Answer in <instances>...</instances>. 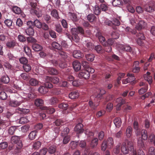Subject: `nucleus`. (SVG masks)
Masks as SVG:
<instances>
[{
    "instance_id": "nucleus-1",
    "label": "nucleus",
    "mask_w": 155,
    "mask_h": 155,
    "mask_svg": "<svg viewBox=\"0 0 155 155\" xmlns=\"http://www.w3.org/2000/svg\"><path fill=\"white\" fill-rule=\"evenodd\" d=\"M134 149L133 142L132 141L129 140L128 139H125L124 141L122 144L121 150L124 154L128 153L129 151H131Z\"/></svg>"
},
{
    "instance_id": "nucleus-2",
    "label": "nucleus",
    "mask_w": 155,
    "mask_h": 155,
    "mask_svg": "<svg viewBox=\"0 0 155 155\" xmlns=\"http://www.w3.org/2000/svg\"><path fill=\"white\" fill-rule=\"evenodd\" d=\"M133 125L137 136H140L141 135L144 140H147L148 138L147 131L144 129L141 130L139 128L138 122L136 121H134Z\"/></svg>"
},
{
    "instance_id": "nucleus-3",
    "label": "nucleus",
    "mask_w": 155,
    "mask_h": 155,
    "mask_svg": "<svg viewBox=\"0 0 155 155\" xmlns=\"http://www.w3.org/2000/svg\"><path fill=\"white\" fill-rule=\"evenodd\" d=\"M11 141L12 143L17 144L16 148L18 149L17 152H20V150L22 147V143L20 140V137L17 136H13L12 137Z\"/></svg>"
},
{
    "instance_id": "nucleus-4",
    "label": "nucleus",
    "mask_w": 155,
    "mask_h": 155,
    "mask_svg": "<svg viewBox=\"0 0 155 155\" xmlns=\"http://www.w3.org/2000/svg\"><path fill=\"white\" fill-rule=\"evenodd\" d=\"M53 87V84L49 82H46L44 84V86L40 87L38 89L39 91L42 94H45L48 91L46 88H51Z\"/></svg>"
},
{
    "instance_id": "nucleus-5",
    "label": "nucleus",
    "mask_w": 155,
    "mask_h": 155,
    "mask_svg": "<svg viewBox=\"0 0 155 155\" xmlns=\"http://www.w3.org/2000/svg\"><path fill=\"white\" fill-rule=\"evenodd\" d=\"M22 98L21 97H18L14 100H10L9 102L10 106L13 107H17L22 103Z\"/></svg>"
},
{
    "instance_id": "nucleus-6",
    "label": "nucleus",
    "mask_w": 155,
    "mask_h": 155,
    "mask_svg": "<svg viewBox=\"0 0 155 155\" xmlns=\"http://www.w3.org/2000/svg\"><path fill=\"white\" fill-rule=\"evenodd\" d=\"M118 50L120 52L126 51L131 52L132 51L131 47L128 45H120L118 46Z\"/></svg>"
},
{
    "instance_id": "nucleus-7",
    "label": "nucleus",
    "mask_w": 155,
    "mask_h": 155,
    "mask_svg": "<svg viewBox=\"0 0 155 155\" xmlns=\"http://www.w3.org/2000/svg\"><path fill=\"white\" fill-rule=\"evenodd\" d=\"M72 35L71 36L67 32L66 33V35L68 36V37L72 41H73L76 42H78L79 41L80 38L77 33V32H76L75 31H72Z\"/></svg>"
},
{
    "instance_id": "nucleus-8",
    "label": "nucleus",
    "mask_w": 155,
    "mask_h": 155,
    "mask_svg": "<svg viewBox=\"0 0 155 155\" xmlns=\"http://www.w3.org/2000/svg\"><path fill=\"white\" fill-rule=\"evenodd\" d=\"M113 1L112 2V5L115 7H120L123 5H127V6L130 5V1Z\"/></svg>"
},
{
    "instance_id": "nucleus-9",
    "label": "nucleus",
    "mask_w": 155,
    "mask_h": 155,
    "mask_svg": "<svg viewBox=\"0 0 155 155\" xmlns=\"http://www.w3.org/2000/svg\"><path fill=\"white\" fill-rule=\"evenodd\" d=\"M90 74L86 70L82 71L78 74V77L80 78L84 79H87L90 77Z\"/></svg>"
},
{
    "instance_id": "nucleus-10",
    "label": "nucleus",
    "mask_w": 155,
    "mask_h": 155,
    "mask_svg": "<svg viewBox=\"0 0 155 155\" xmlns=\"http://www.w3.org/2000/svg\"><path fill=\"white\" fill-rule=\"evenodd\" d=\"M46 82L52 83L54 84L58 83L59 81V79L58 77H51L48 76H46L45 77Z\"/></svg>"
},
{
    "instance_id": "nucleus-11",
    "label": "nucleus",
    "mask_w": 155,
    "mask_h": 155,
    "mask_svg": "<svg viewBox=\"0 0 155 155\" xmlns=\"http://www.w3.org/2000/svg\"><path fill=\"white\" fill-rule=\"evenodd\" d=\"M127 76L128 77L127 78L123 80L122 83L123 84H126L132 82L135 79L134 76L132 74L128 73L127 74Z\"/></svg>"
},
{
    "instance_id": "nucleus-12",
    "label": "nucleus",
    "mask_w": 155,
    "mask_h": 155,
    "mask_svg": "<svg viewBox=\"0 0 155 155\" xmlns=\"http://www.w3.org/2000/svg\"><path fill=\"white\" fill-rule=\"evenodd\" d=\"M116 102L117 103L116 109L117 110H118L120 109L121 106L125 103V100L124 99L120 97L116 99Z\"/></svg>"
},
{
    "instance_id": "nucleus-13",
    "label": "nucleus",
    "mask_w": 155,
    "mask_h": 155,
    "mask_svg": "<svg viewBox=\"0 0 155 155\" xmlns=\"http://www.w3.org/2000/svg\"><path fill=\"white\" fill-rule=\"evenodd\" d=\"M73 68L75 71H78L81 68V63L77 61H74L72 63Z\"/></svg>"
},
{
    "instance_id": "nucleus-14",
    "label": "nucleus",
    "mask_w": 155,
    "mask_h": 155,
    "mask_svg": "<svg viewBox=\"0 0 155 155\" xmlns=\"http://www.w3.org/2000/svg\"><path fill=\"white\" fill-rule=\"evenodd\" d=\"M59 54L61 57L63 58L64 61H69L70 60V58L69 56V54L66 53L63 51H61L59 52Z\"/></svg>"
},
{
    "instance_id": "nucleus-15",
    "label": "nucleus",
    "mask_w": 155,
    "mask_h": 155,
    "mask_svg": "<svg viewBox=\"0 0 155 155\" xmlns=\"http://www.w3.org/2000/svg\"><path fill=\"white\" fill-rule=\"evenodd\" d=\"M146 25V23L143 21L140 20L139 21L138 24L136 26V28L137 30L140 31L142 28H144Z\"/></svg>"
},
{
    "instance_id": "nucleus-16",
    "label": "nucleus",
    "mask_w": 155,
    "mask_h": 155,
    "mask_svg": "<svg viewBox=\"0 0 155 155\" xmlns=\"http://www.w3.org/2000/svg\"><path fill=\"white\" fill-rule=\"evenodd\" d=\"M17 43L14 40H11L7 41L6 43V46L9 48H13L17 45Z\"/></svg>"
},
{
    "instance_id": "nucleus-17",
    "label": "nucleus",
    "mask_w": 155,
    "mask_h": 155,
    "mask_svg": "<svg viewBox=\"0 0 155 155\" xmlns=\"http://www.w3.org/2000/svg\"><path fill=\"white\" fill-rule=\"evenodd\" d=\"M150 73L147 71V73L144 75V79L148 82L150 85L152 84L153 80L152 77L150 75Z\"/></svg>"
},
{
    "instance_id": "nucleus-18",
    "label": "nucleus",
    "mask_w": 155,
    "mask_h": 155,
    "mask_svg": "<svg viewBox=\"0 0 155 155\" xmlns=\"http://www.w3.org/2000/svg\"><path fill=\"white\" fill-rule=\"evenodd\" d=\"M83 125L81 123L77 124L75 127V130L78 133H81L83 132L84 130L82 128Z\"/></svg>"
},
{
    "instance_id": "nucleus-19",
    "label": "nucleus",
    "mask_w": 155,
    "mask_h": 155,
    "mask_svg": "<svg viewBox=\"0 0 155 155\" xmlns=\"http://www.w3.org/2000/svg\"><path fill=\"white\" fill-rule=\"evenodd\" d=\"M98 142V139L97 137L93 138L92 140L90 143V147L92 148H94L97 146Z\"/></svg>"
},
{
    "instance_id": "nucleus-20",
    "label": "nucleus",
    "mask_w": 155,
    "mask_h": 155,
    "mask_svg": "<svg viewBox=\"0 0 155 155\" xmlns=\"http://www.w3.org/2000/svg\"><path fill=\"white\" fill-rule=\"evenodd\" d=\"M73 57L76 58H79L84 56L83 54L79 50L74 51L73 53Z\"/></svg>"
},
{
    "instance_id": "nucleus-21",
    "label": "nucleus",
    "mask_w": 155,
    "mask_h": 155,
    "mask_svg": "<svg viewBox=\"0 0 155 155\" xmlns=\"http://www.w3.org/2000/svg\"><path fill=\"white\" fill-rule=\"evenodd\" d=\"M142 139L144 140L142 137V138L141 137H139L138 138L137 144L140 147L143 148V149H145V145Z\"/></svg>"
},
{
    "instance_id": "nucleus-22",
    "label": "nucleus",
    "mask_w": 155,
    "mask_h": 155,
    "mask_svg": "<svg viewBox=\"0 0 155 155\" xmlns=\"http://www.w3.org/2000/svg\"><path fill=\"white\" fill-rule=\"evenodd\" d=\"M42 110H45L46 112L48 113L52 114L55 112V109L51 107H42Z\"/></svg>"
},
{
    "instance_id": "nucleus-23",
    "label": "nucleus",
    "mask_w": 155,
    "mask_h": 155,
    "mask_svg": "<svg viewBox=\"0 0 155 155\" xmlns=\"http://www.w3.org/2000/svg\"><path fill=\"white\" fill-rule=\"evenodd\" d=\"M24 51L26 54L29 57L32 56L31 49L30 48L27 46H25L23 48Z\"/></svg>"
},
{
    "instance_id": "nucleus-24",
    "label": "nucleus",
    "mask_w": 155,
    "mask_h": 155,
    "mask_svg": "<svg viewBox=\"0 0 155 155\" xmlns=\"http://www.w3.org/2000/svg\"><path fill=\"white\" fill-rule=\"evenodd\" d=\"M32 48L33 50L36 51H41L43 48L41 46L37 43L33 44L32 45Z\"/></svg>"
},
{
    "instance_id": "nucleus-25",
    "label": "nucleus",
    "mask_w": 155,
    "mask_h": 155,
    "mask_svg": "<svg viewBox=\"0 0 155 155\" xmlns=\"http://www.w3.org/2000/svg\"><path fill=\"white\" fill-rule=\"evenodd\" d=\"M68 96L71 99H76L79 97V93L76 91H72L69 94Z\"/></svg>"
},
{
    "instance_id": "nucleus-26",
    "label": "nucleus",
    "mask_w": 155,
    "mask_h": 155,
    "mask_svg": "<svg viewBox=\"0 0 155 155\" xmlns=\"http://www.w3.org/2000/svg\"><path fill=\"white\" fill-rule=\"evenodd\" d=\"M72 31H75V32H77L78 34H79L78 32L83 35H84V31L83 28L80 26L78 27L77 28H72Z\"/></svg>"
},
{
    "instance_id": "nucleus-27",
    "label": "nucleus",
    "mask_w": 155,
    "mask_h": 155,
    "mask_svg": "<svg viewBox=\"0 0 155 155\" xmlns=\"http://www.w3.org/2000/svg\"><path fill=\"white\" fill-rule=\"evenodd\" d=\"M114 123L117 127H120L122 124V122L120 118H115L114 120Z\"/></svg>"
},
{
    "instance_id": "nucleus-28",
    "label": "nucleus",
    "mask_w": 155,
    "mask_h": 155,
    "mask_svg": "<svg viewBox=\"0 0 155 155\" xmlns=\"http://www.w3.org/2000/svg\"><path fill=\"white\" fill-rule=\"evenodd\" d=\"M47 70L49 74H51L56 75L58 74V71L55 68H49Z\"/></svg>"
},
{
    "instance_id": "nucleus-29",
    "label": "nucleus",
    "mask_w": 155,
    "mask_h": 155,
    "mask_svg": "<svg viewBox=\"0 0 155 155\" xmlns=\"http://www.w3.org/2000/svg\"><path fill=\"white\" fill-rule=\"evenodd\" d=\"M35 105L37 107L42 106L44 104V101L42 99L38 98L36 99L35 101Z\"/></svg>"
},
{
    "instance_id": "nucleus-30",
    "label": "nucleus",
    "mask_w": 155,
    "mask_h": 155,
    "mask_svg": "<svg viewBox=\"0 0 155 155\" xmlns=\"http://www.w3.org/2000/svg\"><path fill=\"white\" fill-rule=\"evenodd\" d=\"M132 133V127L130 126H128L126 130V135L128 138L131 137Z\"/></svg>"
},
{
    "instance_id": "nucleus-31",
    "label": "nucleus",
    "mask_w": 155,
    "mask_h": 155,
    "mask_svg": "<svg viewBox=\"0 0 155 155\" xmlns=\"http://www.w3.org/2000/svg\"><path fill=\"white\" fill-rule=\"evenodd\" d=\"M87 19L88 21L91 22L96 21V17L94 14H90L87 15Z\"/></svg>"
},
{
    "instance_id": "nucleus-32",
    "label": "nucleus",
    "mask_w": 155,
    "mask_h": 155,
    "mask_svg": "<svg viewBox=\"0 0 155 155\" xmlns=\"http://www.w3.org/2000/svg\"><path fill=\"white\" fill-rule=\"evenodd\" d=\"M89 105L92 110H95L96 109L99 104H95L91 100H90L89 101Z\"/></svg>"
},
{
    "instance_id": "nucleus-33",
    "label": "nucleus",
    "mask_w": 155,
    "mask_h": 155,
    "mask_svg": "<svg viewBox=\"0 0 155 155\" xmlns=\"http://www.w3.org/2000/svg\"><path fill=\"white\" fill-rule=\"evenodd\" d=\"M48 153L51 154H53L55 153L56 150V147L55 145L50 146L47 149Z\"/></svg>"
},
{
    "instance_id": "nucleus-34",
    "label": "nucleus",
    "mask_w": 155,
    "mask_h": 155,
    "mask_svg": "<svg viewBox=\"0 0 155 155\" xmlns=\"http://www.w3.org/2000/svg\"><path fill=\"white\" fill-rule=\"evenodd\" d=\"M26 34L29 36H32L34 34V31L33 29L31 27H29L25 30Z\"/></svg>"
},
{
    "instance_id": "nucleus-35",
    "label": "nucleus",
    "mask_w": 155,
    "mask_h": 155,
    "mask_svg": "<svg viewBox=\"0 0 155 155\" xmlns=\"http://www.w3.org/2000/svg\"><path fill=\"white\" fill-rule=\"evenodd\" d=\"M68 62V61H64V60H63V61L59 60L58 66H59L60 68H62L67 67L68 66V64L67 63V62Z\"/></svg>"
},
{
    "instance_id": "nucleus-36",
    "label": "nucleus",
    "mask_w": 155,
    "mask_h": 155,
    "mask_svg": "<svg viewBox=\"0 0 155 155\" xmlns=\"http://www.w3.org/2000/svg\"><path fill=\"white\" fill-rule=\"evenodd\" d=\"M106 143L108 145V147L111 148L113 146L114 144L113 139L112 137L108 138L106 141Z\"/></svg>"
},
{
    "instance_id": "nucleus-37",
    "label": "nucleus",
    "mask_w": 155,
    "mask_h": 155,
    "mask_svg": "<svg viewBox=\"0 0 155 155\" xmlns=\"http://www.w3.org/2000/svg\"><path fill=\"white\" fill-rule=\"evenodd\" d=\"M52 47L54 49H56L58 50L61 49V46L57 42H54L51 44Z\"/></svg>"
},
{
    "instance_id": "nucleus-38",
    "label": "nucleus",
    "mask_w": 155,
    "mask_h": 155,
    "mask_svg": "<svg viewBox=\"0 0 155 155\" xmlns=\"http://www.w3.org/2000/svg\"><path fill=\"white\" fill-rule=\"evenodd\" d=\"M59 102L58 98L56 97H53L51 98L49 100V103L52 105H54L56 104Z\"/></svg>"
},
{
    "instance_id": "nucleus-39",
    "label": "nucleus",
    "mask_w": 155,
    "mask_h": 155,
    "mask_svg": "<svg viewBox=\"0 0 155 155\" xmlns=\"http://www.w3.org/2000/svg\"><path fill=\"white\" fill-rule=\"evenodd\" d=\"M9 78L7 75L2 76L1 78V81L2 82L5 84H7L9 82Z\"/></svg>"
},
{
    "instance_id": "nucleus-40",
    "label": "nucleus",
    "mask_w": 155,
    "mask_h": 155,
    "mask_svg": "<svg viewBox=\"0 0 155 155\" xmlns=\"http://www.w3.org/2000/svg\"><path fill=\"white\" fill-rule=\"evenodd\" d=\"M37 132L34 130L31 132L28 135L29 138L31 140H34L37 135Z\"/></svg>"
},
{
    "instance_id": "nucleus-41",
    "label": "nucleus",
    "mask_w": 155,
    "mask_h": 155,
    "mask_svg": "<svg viewBox=\"0 0 155 155\" xmlns=\"http://www.w3.org/2000/svg\"><path fill=\"white\" fill-rule=\"evenodd\" d=\"M95 50L99 53L102 54L104 52V49L102 46L100 45H98L95 46Z\"/></svg>"
},
{
    "instance_id": "nucleus-42",
    "label": "nucleus",
    "mask_w": 155,
    "mask_h": 155,
    "mask_svg": "<svg viewBox=\"0 0 155 155\" xmlns=\"http://www.w3.org/2000/svg\"><path fill=\"white\" fill-rule=\"evenodd\" d=\"M29 84L31 86H35L38 84V81L35 78H31L29 81Z\"/></svg>"
},
{
    "instance_id": "nucleus-43",
    "label": "nucleus",
    "mask_w": 155,
    "mask_h": 155,
    "mask_svg": "<svg viewBox=\"0 0 155 155\" xmlns=\"http://www.w3.org/2000/svg\"><path fill=\"white\" fill-rule=\"evenodd\" d=\"M17 129V127L15 126L11 127L8 129V133L9 134L12 135Z\"/></svg>"
},
{
    "instance_id": "nucleus-44",
    "label": "nucleus",
    "mask_w": 155,
    "mask_h": 155,
    "mask_svg": "<svg viewBox=\"0 0 155 155\" xmlns=\"http://www.w3.org/2000/svg\"><path fill=\"white\" fill-rule=\"evenodd\" d=\"M41 145L40 142L39 141H35L33 143V148L35 150H37L39 149Z\"/></svg>"
},
{
    "instance_id": "nucleus-45",
    "label": "nucleus",
    "mask_w": 155,
    "mask_h": 155,
    "mask_svg": "<svg viewBox=\"0 0 155 155\" xmlns=\"http://www.w3.org/2000/svg\"><path fill=\"white\" fill-rule=\"evenodd\" d=\"M85 57L88 61H92L94 60L95 56L93 54H87L85 55Z\"/></svg>"
},
{
    "instance_id": "nucleus-46",
    "label": "nucleus",
    "mask_w": 155,
    "mask_h": 155,
    "mask_svg": "<svg viewBox=\"0 0 155 155\" xmlns=\"http://www.w3.org/2000/svg\"><path fill=\"white\" fill-rule=\"evenodd\" d=\"M98 39L101 43L103 46H105L106 41L105 38L102 35H99Z\"/></svg>"
},
{
    "instance_id": "nucleus-47",
    "label": "nucleus",
    "mask_w": 155,
    "mask_h": 155,
    "mask_svg": "<svg viewBox=\"0 0 155 155\" xmlns=\"http://www.w3.org/2000/svg\"><path fill=\"white\" fill-rule=\"evenodd\" d=\"M148 85H145V87H142L139 90L138 93L140 94H142L146 92L147 90Z\"/></svg>"
},
{
    "instance_id": "nucleus-48",
    "label": "nucleus",
    "mask_w": 155,
    "mask_h": 155,
    "mask_svg": "<svg viewBox=\"0 0 155 155\" xmlns=\"http://www.w3.org/2000/svg\"><path fill=\"white\" fill-rule=\"evenodd\" d=\"M68 106V105L67 103H62L58 105V107L60 108L66 110L67 109Z\"/></svg>"
},
{
    "instance_id": "nucleus-49",
    "label": "nucleus",
    "mask_w": 155,
    "mask_h": 155,
    "mask_svg": "<svg viewBox=\"0 0 155 155\" xmlns=\"http://www.w3.org/2000/svg\"><path fill=\"white\" fill-rule=\"evenodd\" d=\"M112 27L114 28L113 27V26H118L120 25V22L116 18H114L113 19L112 21Z\"/></svg>"
},
{
    "instance_id": "nucleus-50",
    "label": "nucleus",
    "mask_w": 155,
    "mask_h": 155,
    "mask_svg": "<svg viewBox=\"0 0 155 155\" xmlns=\"http://www.w3.org/2000/svg\"><path fill=\"white\" fill-rule=\"evenodd\" d=\"M29 120L26 117H21L19 119V122L20 124H25L28 122Z\"/></svg>"
},
{
    "instance_id": "nucleus-51",
    "label": "nucleus",
    "mask_w": 155,
    "mask_h": 155,
    "mask_svg": "<svg viewBox=\"0 0 155 155\" xmlns=\"http://www.w3.org/2000/svg\"><path fill=\"white\" fill-rule=\"evenodd\" d=\"M70 131V129L68 127H66L64 128L63 130L62 131L61 134V136L62 137L66 135H67Z\"/></svg>"
},
{
    "instance_id": "nucleus-52",
    "label": "nucleus",
    "mask_w": 155,
    "mask_h": 155,
    "mask_svg": "<svg viewBox=\"0 0 155 155\" xmlns=\"http://www.w3.org/2000/svg\"><path fill=\"white\" fill-rule=\"evenodd\" d=\"M51 15L55 18H56L57 19L59 18L57 11L55 9H54L51 12Z\"/></svg>"
},
{
    "instance_id": "nucleus-53",
    "label": "nucleus",
    "mask_w": 155,
    "mask_h": 155,
    "mask_svg": "<svg viewBox=\"0 0 155 155\" xmlns=\"http://www.w3.org/2000/svg\"><path fill=\"white\" fill-rule=\"evenodd\" d=\"M108 147V146L107 143H106V141L104 140L103 142L101 145V149L102 151H105L107 147Z\"/></svg>"
},
{
    "instance_id": "nucleus-54",
    "label": "nucleus",
    "mask_w": 155,
    "mask_h": 155,
    "mask_svg": "<svg viewBox=\"0 0 155 155\" xmlns=\"http://www.w3.org/2000/svg\"><path fill=\"white\" fill-rule=\"evenodd\" d=\"M7 97V94L3 91L0 92V99L2 100H5Z\"/></svg>"
},
{
    "instance_id": "nucleus-55",
    "label": "nucleus",
    "mask_w": 155,
    "mask_h": 155,
    "mask_svg": "<svg viewBox=\"0 0 155 155\" xmlns=\"http://www.w3.org/2000/svg\"><path fill=\"white\" fill-rule=\"evenodd\" d=\"M34 25L38 28H40L41 27L42 24L37 19L35 20L34 22Z\"/></svg>"
},
{
    "instance_id": "nucleus-56",
    "label": "nucleus",
    "mask_w": 155,
    "mask_h": 155,
    "mask_svg": "<svg viewBox=\"0 0 155 155\" xmlns=\"http://www.w3.org/2000/svg\"><path fill=\"white\" fill-rule=\"evenodd\" d=\"M111 35L113 39H117L119 38V34L117 32L113 31L111 33Z\"/></svg>"
},
{
    "instance_id": "nucleus-57",
    "label": "nucleus",
    "mask_w": 155,
    "mask_h": 155,
    "mask_svg": "<svg viewBox=\"0 0 155 155\" xmlns=\"http://www.w3.org/2000/svg\"><path fill=\"white\" fill-rule=\"evenodd\" d=\"M64 137L63 143L64 144H66L70 141V137L68 135L65 136Z\"/></svg>"
},
{
    "instance_id": "nucleus-58",
    "label": "nucleus",
    "mask_w": 155,
    "mask_h": 155,
    "mask_svg": "<svg viewBox=\"0 0 155 155\" xmlns=\"http://www.w3.org/2000/svg\"><path fill=\"white\" fill-rule=\"evenodd\" d=\"M94 13L96 15H98L100 14L101 12L100 8L98 6L96 5L94 8Z\"/></svg>"
},
{
    "instance_id": "nucleus-59",
    "label": "nucleus",
    "mask_w": 155,
    "mask_h": 155,
    "mask_svg": "<svg viewBox=\"0 0 155 155\" xmlns=\"http://www.w3.org/2000/svg\"><path fill=\"white\" fill-rule=\"evenodd\" d=\"M23 68L25 71L26 72L30 71L31 69V67L29 64L23 65Z\"/></svg>"
},
{
    "instance_id": "nucleus-60",
    "label": "nucleus",
    "mask_w": 155,
    "mask_h": 155,
    "mask_svg": "<svg viewBox=\"0 0 155 155\" xmlns=\"http://www.w3.org/2000/svg\"><path fill=\"white\" fill-rule=\"evenodd\" d=\"M104 133L103 131H101L98 134V137L99 140H102L104 139Z\"/></svg>"
},
{
    "instance_id": "nucleus-61",
    "label": "nucleus",
    "mask_w": 155,
    "mask_h": 155,
    "mask_svg": "<svg viewBox=\"0 0 155 155\" xmlns=\"http://www.w3.org/2000/svg\"><path fill=\"white\" fill-rule=\"evenodd\" d=\"M114 41L113 39H108L107 41H106V45H105V46H107V45L111 46L114 44Z\"/></svg>"
},
{
    "instance_id": "nucleus-62",
    "label": "nucleus",
    "mask_w": 155,
    "mask_h": 155,
    "mask_svg": "<svg viewBox=\"0 0 155 155\" xmlns=\"http://www.w3.org/2000/svg\"><path fill=\"white\" fill-rule=\"evenodd\" d=\"M149 139L150 142L153 143L155 146V135L153 134H151L149 137Z\"/></svg>"
},
{
    "instance_id": "nucleus-63",
    "label": "nucleus",
    "mask_w": 155,
    "mask_h": 155,
    "mask_svg": "<svg viewBox=\"0 0 155 155\" xmlns=\"http://www.w3.org/2000/svg\"><path fill=\"white\" fill-rule=\"evenodd\" d=\"M144 8L146 11L150 12L153 11L152 7L149 5H146L144 6Z\"/></svg>"
},
{
    "instance_id": "nucleus-64",
    "label": "nucleus",
    "mask_w": 155,
    "mask_h": 155,
    "mask_svg": "<svg viewBox=\"0 0 155 155\" xmlns=\"http://www.w3.org/2000/svg\"><path fill=\"white\" fill-rule=\"evenodd\" d=\"M148 152L150 155H155V148L153 147H150L149 148Z\"/></svg>"
}]
</instances>
